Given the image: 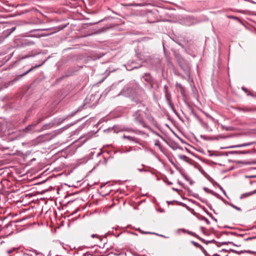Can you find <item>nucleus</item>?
I'll return each instance as SVG.
<instances>
[{
	"label": "nucleus",
	"mask_w": 256,
	"mask_h": 256,
	"mask_svg": "<svg viewBox=\"0 0 256 256\" xmlns=\"http://www.w3.org/2000/svg\"><path fill=\"white\" fill-rule=\"evenodd\" d=\"M144 114H146L144 111L138 110L134 112L132 114V117L135 122L146 128V124L144 121Z\"/></svg>",
	"instance_id": "1"
},
{
	"label": "nucleus",
	"mask_w": 256,
	"mask_h": 256,
	"mask_svg": "<svg viewBox=\"0 0 256 256\" xmlns=\"http://www.w3.org/2000/svg\"><path fill=\"white\" fill-rule=\"evenodd\" d=\"M36 124H32L28 126L26 128L20 130L16 133L18 138L23 137L25 134L30 133L34 130Z\"/></svg>",
	"instance_id": "2"
},
{
	"label": "nucleus",
	"mask_w": 256,
	"mask_h": 256,
	"mask_svg": "<svg viewBox=\"0 0 256 256\" xmlns=\"http://www.w3.org/2000/svg\"><path fill=\"white\" fill-rule=\"evenodd\" d=\"M122 138L124 139H127L130 142H132L136 144L140 143V140L138 138H136L134 136H127L126 134H124L122 136Z\"/></svg>",
	"instance_id": "3"
},
{
	"label": "nucleus",
	"mask_w": 256,
	"mask_h": 256,
	"mask_svg": "<svg viewBox=\"0 0 256 256\" xmlns=\"http://www.w3.org/2000/svg\"><path fill=\"white\" fill-rule=\"evenodd\" d=\"M32 44H34V42L28 40H22L21 42V46H26Z\"/></svg>",
	"instance_id": "4"
},
{
	"label": "nucleus",
	"mask_w": 256,
	"mask_h": 256,
	"mask_svg": "<svg viewBox=\"0 0 256 256\" xmlns=\"http://www.w3.org/2000/svg\"><path fill=\"white\" fill-rule=\"evenodd\" d=\"M238 110L240 111H242L243 112H256V108H238Z\"/></svg>",
	"instance_id": "5"
},
{
	"label": "nucleus",
	"mask_w": 256,
	"mask_h": 256,
	"mask_svg": "<svg viewBox=\"0 0 256 256\" xmlns=\"http://www.w3.org/2000/svg\"><path fill=\"white\" fill-rule=\"evenodd\" d=\"M252 144H253V142H250L244 143V144H240L232 146H230V148H241V147H244V146H250Z\"/></svg>",
	"instance_id": "6"
},
{
	"label": "nucleus",
	"mask_w": 256,
	"mask_h": 256,
	"mask_svg": "<svg viewBox=\"0 0 256 256\" xmlns=\"http://www.w3.org/2000/svg\"><path fill=\"white\" fill-rule=\"evenodd\" d=\"M48 34H30L28 36L40 38L41 37H44V36H48Z\"/></svg>",
	"instance_id": "7"
},
{
	"label": "nucleus",
	"mask_w": 256,
	"mask_h": 256,
	"mask_svg": "<svg viewBox=\"0 0 256 256\" xmlns=\"http://www.w3.org/2000/svg\"><path fill=\"white\" fill-rule=\"evenodd\" d=\"M144 78L146 81H147L148 82H152V77L149 74H146L144 76Z\"/></svg>",
	"instance_id": "8"
},
{
	"label": "nucleus",
	"mask_w": 256,
	"mask_h": 256,
	"mask_svg": "<svg viewBox=\"0 0 256 256\" xmlns=\"http://www.w3.org/2000/svg\"><path fill=\"white\" fill-rule=\"evenodd\" d=\"M42 64H38V66H32L31 68H30L28 70L26 71V72H25L24 74H23L22 76H25L26 75V74H28L29 72H30V71H32V70H34V68H38L40 66L42 65Z\"/></svg>",
	"instance_id": "9"
},
{
	"label": "nucleus",
	"mask_w": 256,
	"mask_h": 256,
	"mask_svg": "<svg viewBox=\"0 0 256 256\" xmlns=\"http://www.w3.org/2000/svg\"><path fill=\"white\" fill-rule=\"evenodd\" d=\"M166 100H168V102L169 104H170V102H171L170 94L167 92H166Z\"/></svg>",
	"instance_id": "10"
},
{
	"label": "nucleus",
	"mask_w": 256,
	"mask_h": 256,
	"mask_svg": "<svg viewBox=\"0 0 256 256\" xmlns=\"http://www.w3.org/2000/svg\"><path fill=\"white\" fill-rule=\"evenodd\" d=\"M254 192H250V193H246V194H243L241 195L240 198L242 199V198H246L253 194H254Z\"/></svg>",
	"instance_id": "11"
},
{
	"label": "nucleus",
	"mask_w": 256,
	"mask_h": 256,
	"mask_svg": "<svg viewBox=\"0 0 256 256\" xmlns=\"http://www.w3.org/2000/svg\"><path fill=\"white\" fill-rule=\"evenodd\" d=\"M179 158L181 159V160H183L186 162H188V158L185 156V155H180L179 156Z\"/></svg>",
	"instance_id": "12"
},
{
	"label": "nucleus",
	"mask_w": 256,
	"mask_h": 256,
	"mask_svg": "<svg viewBox=\"0 0 256 256\" xmlns=\"http://www.w3.org/2000/svg\"><path fill=\"white\" fill-rule=\"evenodd\" d=\"M194 18H186V20L185 22V24L186 25H188V26H190L192 24V23H190L188 22V21H191V20H194Z\"/></svg>",
	"instance_id": "13"
},
{
	"label": "nucleus",
	"mask_w": 256,
	"mask_h": 256,
	"mask_svg": "<svg viewBox=\"0 0 256 256\" xmlns=\"http://www.w3.org/2000/svg\"><path fill=\"white\" fill-rule=\"evenodd\" d=\"M154 145L158 146V148H160V143L158 140H154Z\"/></svg>",
	"instance_id": "14"
},
{
	"label": "nucleus",
	"mask_w": 256,
	"mask_h": 256,
	"mask_svg": "<svg viewBox=\"0 0 256 256\" xmlns=\"http://www.w3.org/2000/svg\"><path fill=\"white\" fill-rule=\"evenodd\" d=\"M18 80V79L15 78L11 81L8 82V86H6L7 87L8 85L13 84L14 83H15Z\"/></svg>",
	"instance_id": "15"
},
{
	"label": "nucleus",
	"mask_w": 256,
	"mask_h": 256,
	"mask_svg": "<svg viewBox=\"0 0 256 256\" xmlns=\"http://www.w3.org/2000/svg\"><path fill=\"white\" fill-rule=\"evenodd\" d=\"M139 231L142 233V234H156V235H158L156 233H154V232H144L142 230H139Z\"/></svg>",
	"instance_id": "16"
},
{
	"label": "nucleus",
	"mask_w": 256,
	"mask_h": 256,
	"mask_svg": "<svg viewBox=\"0 0 256 256\" xmlns=\"http://www.w3.org/2000/svg\"><path fill=\"white\" fill-rule=\"evenodd\" d=\"M230 206H232V208H235V209H236V210H240H240H241V208H238V207H237L236 206H234V205L233 204H230Z\"/></svg>",
	"instance_id": "17"
},
{
	"label": "nucleus",
	"mask_w": 256,
	"mask_h": 256,
	"mask_svg": "<svg viewBox=\"0 0 256 256\" xmlns=\"http://www.w3.org/2000/svg\"><path fill=\"white\" fill-rule=\"evenodd\" d=\"M16 250L15 248H12L6 251L7 253L10 255L11 253H12L14 251Z\"/></svg>",
	"instance_id": "18"
},
{
	"label": "nucleus",
	"mask_w": 256,
	"mask_h": 256,
	"mask_svg": "<svg viewBox=\"0 0 256 256\" xmlns=\"http://www.w3.org/2000/svg\"><path fill=\"white\" fill-rule=\"evenodd\" d=\"M228 17L231 19L236 20H239V18L238 17L234 16H228Z\"/></svg>",
	"instance_id": "19"
},
{
	"label": "nucleus",
	"mask_w": 256,
	"mask_h": 256,
	"mask_svg": "<svg viewBox=\"0 0 256 256\" xmlns=\"http://www.w3.org/2000/svg\"><path fill=\"white\" fill-rule=\"evenodd\" d=\"M44 30H45V29H36V30H31L30 32H36L37 31Z\"/></svg>",
	"instance_id": "20"
},
{
	"label": "nucleus",
	"mask_w": 256,
	"mask_h": 256,
	"mask_svg": "<svg viewBox=\"0 0 256 256\" xmlns=\"http://www.w3.org/2000/svg\"><path fill=\"white\" fill-rule=\"evenodd\" d=\"M43 120V118H40L38 120V122H37L36 124H38L39 123H40L42 120Z\"/></svg>",
	"instance_id": "21"
},
{
	"label": "nucleus",
	"mask_w": 256,
	"mask_h": 256,
	"mask_svg": "<svg viewBox=\"0 0 256 256\" xmlns=\"http://www.w3.org/2000/svg\"><path fill=\"white\" fill-rule=\"evenodd\" d=\"M254 238H256V236L254 237H249L248 238L246 239V240H252Z\"/></svg>",
	"instance_id": "22"
},
{
	"label": "nucleus",
	"mask_w": 256,
	"mask_h": 256,
	"mask_svg": "<svg viewBox=\"0 0 256 256\" xmlns=\"http://www.w3.org/2000/svg\"><path fill=\"white\" fill-rule=\"evenodd\" d=\"M15 29H16V28H15V27H13V28H11V30H10V33H12V32H14V31L15 30Z\"/></svg>",
	"instance_id": "23"
},
{
	"label": "nucleus",
	"mask_w": 256,
	"mask_h": 256,
	"mask_svg": "<svg viewBox=\"0 0 256 256\" xmlns=\"http://www.w3.org/2000/svg\"><path fill=\"white\" fill-rule=\"evenodd\" d=\"M204 220L207 224H210V221L206 218H204Z\"/></svg>",
	"instance_id": "24"
},
{
	"label": "nucleus",
	"mask_w": 256,
	"mask_h": 256,
	"mask_svg": "<svg viewBox=\"0 0 256 256\" xmlns=\"http://www.w3.org/2000/svg\"><path fill=\"white\" fill-rule=\"evenodd\" d=\"M230 250L234 253H238V252L235 250Z\"/></svg>",
	"instance_id": "25"
},
{
	"label": "nucleus",
	"mask_w": 256,
	"mask_h": 256,
	"mask_svg": "<svg viewBox=\"0 0 256 256\" xmlns=\"http://www.w3.org/2000/svg\"><path fill=\"white\" fill-rule=\"evenodd\" d=\"M242 90H244V92H246V89L245 88H244V87H242Z\"/></svg>",
	"instance_id": "26"
},
{
	"label": "nucleus",
	"mask_w": 256,
	"mask_h": 256,
	"mask_svg": "<svg viewBox=\"0 0 256 256\" xmlns=\"http://www.w3.org/2000/svg\"><path fill=\"white\" fill-rule=\"evenodd\" d=\"M212 256H220V255H218V254H214Z\"/></svg>",
	"instance_id": "27"
},
{
	"label": "nucleus",
	"mask_w": 256,
	"mask_h": 256,
	"mask_svg": "<svg viewBox=\"0 0 256 256\" xmlns=\"http://www.w3.org/2000/svg\"><path fill=\"white\" fill-rule=\"evenodd\" d=\"M132 131L134 132H135V133H137V131L136 130H132Z\"/></svg>",
	"instance_id": "28"
},
{
	"label": "nucleus",
	"mask_w": 256,
	"mask_h": 256,
	"mask_svg": "<svg viewBox=\"0 0 256 256\" xmlns=\"http://www.w3.org/2000/svg\"><path fill=\"white\" fill-rule=\"evenodd\" d=\"M92 238H94L95 236H96V234H92Z\"/></svg>",
	"instance_id": "29"
},
{
	"label": "nucleus",
	"mask_w": 256,
	"mask_h": 256,
	"mask_svg": "<svg viewBox=\"0 0 256 256\" xmlns=\"http://www.w3.org/2000/svg\"><path fill=\"white\" fill-rule=\"evenodd\" d=\"M173 190H176V191H177V190H177V189H176V188H173Z\"/></svg>",
	"instance_id": "30"
},
{
	"label": "nucleus",
	"mask_w": 256,
	"mask_h": 256,
	"mask_svg": "<svg viewBox=\"0 0 256 256\" xmlns=\"http://www.w3.org/2000/svg\"><path fill=\"white\" fill-rule=\"evenodd\" d=\"M204 190L206 191V190H208V188H204Z\"/></svg>",
	"instance_id": "31"
},
{
	"label": "nucleus",
	"mask_w": 256,
	"mask_h": 256,
	"mask_svg": "<svg viewBox=\"0 0 256 256\" xmlns=\"http://www.w3.org/2000/svg\"><path fill=\"white\" fill-rule=\"evenodd\" d=\"M148 118L150 120V118H150V117H149V116H148Z\"/></svg>",
	"instance_id": "32"
},
{
	"label": "nucleus",
	"mask_w": 256,
	"mask_h": 256,
	"mask_svg": "<svg viewBox=\"0 0 256 256\" xmlns=\"http://www.w3.org/2000/svg\"><path fill=\"white\" fill-rule=\"evenodd\" d=\"M240 153H242V154H246V152H240Z\"/></svg>",
	"instance_id": "33"
},
{
	"label": "nucleus",
	"mask_w": 256,
	"mask_h": 256,
	"mask_svg": "<svg viewBox=\"0 0 256 256\" xmlns=\"http://www.w3.org/2000/svg\"><path fill=\"white\" fill-rule=\"evenodd\" d=\"M168 184H172V182H168Z\"/></svg>",
	"instance_id": "34"
},
{
	"label": "nucleus",
	"mask_w": 256,
	"mask_h": 256,
	"mask_svg": "<svg viewBox=\"0 0 256 256\" xmlns=\"http://www.w3.org/2000/svg\"><path fill=\"white\" fill-rule=\"evenodd\" d=\"M220 188L222 190H224L222 189V187H220Z\"/></svg>",
	"instance_id": "35"
},
{
	"label": "nucleus",
	"mask_w": 256,
	"mask_h": 256,
	"mask_svg": "<svg viewBox=\"0 0 256 256\" xmlns=\"http://www.w3.org/2000/svg\"><path fill=\"white\" fill-rule=\"evenodd\" d=\"M193 244H196V243H195L194 242H193Z\"/></svg>",
	"instance_id": "36"
},
{
	"label": "nucleus",
	"mask_w": 256,
	"mask_h": 256,
	"mask_svg": "<svg viewBox=\"0 0 256 256\" xmlns=\"http://www.w3.org/2000/svg\"><path fill=\"white\" fill-rule=\"evenodd\" d=\"M193 244H196V243H195L194 242H193Z\"/></svg>",
	"instance_id": "37"
},
{
	"label": "nucleus",
	"mask_w": 256,
	"mask_h": 256,
	"mask_svg": "<svg viewBox=\"0 0 256 256\" xmlns=\"http://www.w3.org/2000/svg\"><path fill=\"white\" fill-rule=\"evenodd\" d=\"M47 256H49V254H48Z\"/></svg>",
	"instance_id": "38"
}]
</instances>
